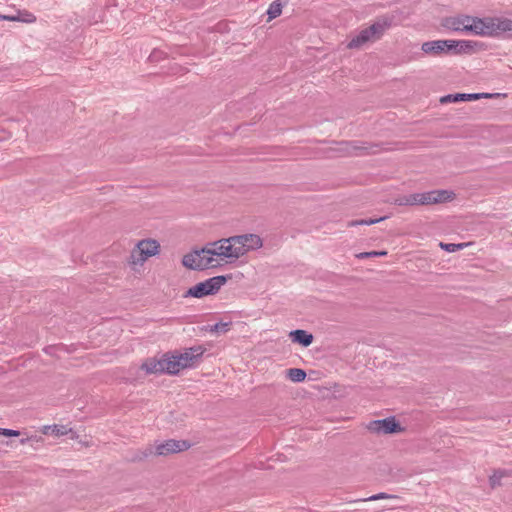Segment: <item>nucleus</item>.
Listing matches in <instances>:
<instances>
[{
    "instance_id": "f257e3e1",
    "label": "nucleus",
    "mask_w": 512,
    "mask_h": 512,
    "mask_svg": "<svg viewBox=\"0 0 512 512\" xmlns=\"http://www.w3.org/2000/svg\"><path fill=\"white\" fill-rule=\"evenodd\" d=\"M263 240L258 234L246 233L207 243L182 258V265L190 270L220 268L237 263L248 253L259 250Z\"/></svg>"
},
{
    "instance_id": "f03ea898",
    "label": "nucleus",
    "mask_w": 512,
    "mask_h": 512,
    "mask_svg": "<svg viewBox=\"0 0 512 512\" xmlns=\"http://www.w3.org/2000/svg\"><path fill=\"white\" fill-rule=\"evenodd\" d=\"M161 253V245L157 239L143 238L137 240L129 252L127 265L133 272H140L146 262L159 256Z\"/></svg>"
},
{
    "instance_id": "7ed1b4c3",
    "label": "nucleus",
    "mask_w": 512,
    "mask_h": 512,
    "mask_svg": "<svg viewBox=\"0 0 512 512\" xmlns=\"http://www.w3.org/2000/svg\"><path fill=\"white\" fill-rule=\"evenodd\" d=\"M455 194L449 190H432L421 193H414L404 198L401 205H430L444 203L454 199Z\"/></svg>"
},
{
    "instance_id": "20e7f679",
    "label": "nucleus",
    "mask_w": 512,
    "mask_h": 512,
    "mask_svg": "<svg viewBox=\"0 0 512 512\" xmlns=\"http://www.w3.org/2000/svg\"><path fill=\"white\" fill-rule=\"evenodd\" d=\"M230 277L226 275H218L208 278L190 287L184 294L188 298H203L215 295L227 283Z\"/></svg>"
},
{
    "instance_id": "39448f33",
    "label": "nucleus",
    "mask_w": 512,
    "mask_h": 512,
    "mask_svg": "<svg viewBox=\"0 0 512 512\" xmlns=\"http://www.w3.org/2000/svg\"><path fill=\"white\" fill-rule=\"evenodd\" d=\"M445 26L453 31L483 36L484 18L462 15L446 19Z\"/></svg>"
},
{
    "instance_id": "423d86ee",
    "label": "nucleus",
    "mask_w": 512,
    "mask_h": 512,
    "mask_svg": "<svg viewBox=\"0 0 512 512\" xmlns=\"http://www.w3.org/2000/svg\"><path fill=\"white\" fill-rule=\"evenodd\" d=\"M390 27V22L387 19H383L375 22L370 27L361 30L355 35L347 44L350 49H358L367 44L379 39L383 33Z\"/></svg>"
},
{
    "instance_id": "0eeeda50",
    "label": "nucleus",
    "mask_w": 512,
    "mask_h": 512,
    "mask_svg": "<svg viewBox=\"0 0 512 512\" xmlns=\"http://www.w3.org/2000/svg\"><path fill=\"white\" fill-rule=\"evenodd\" d=\"M472 47V42L466 40H434L424 42L421 49L425 54L440 55L452 49L466 50Z\"/></svg>"
},
{
    "instance_id": "6e6552de",
    "label": "nucleus",
    "mask_w": 512,
    "mask_h": 512,
    "mask_svg": "<svg viewBox=\"0 0 512 512\" xmlns=\"http://www.w3.org/2000/svg\"><path fill=\"white\" fill-rule=\"evenodd\" d=\"M512 36V20L500 17L484 18L483 36Z\"/></svg>"
},
{
    "instance_id": "1a4fd4ad",
    "label": "nucleus",
    "mask_w": 512,
    "mask_h": 512,
    "mask_svg": "<svg viewBox=\"0 0 512 512\" xmlns=\"http://www.w3.org/2000/svg\"><path fill=\"white\" fill-rule=\"evenodd\" d=\"M367 429L375 434H392L401 433L404 428L399 424L395 417H387L385 419L370 421Z\"/></svg>"
},
{
    "instance_id": "9d476101",
    "label": "nucleus",
    "mask_w": 512,
    "mask_h": 512,
    "mask_svg": "<svg viewBox=\"0 0 512 512\" xmlns=\"http://www.w3.org/2000/svg\"><path fill=\"white\" fill-rule=\"evenodd\" d=\"M191 447L190 442L186 440L169 439L154 445V453L157 456H168L188 450Z\"/></svg>"
},
{
    "instance_id": "9b49d317",
    "label": "nucleus",
    "mask_w": 512,
    "mask_h": 512,
    "mask_svg": "<svg viewBox=\"0 0 512 512\" xmlns=\"http://www.w3.org/2000/svg\"><path fill=\"white\" fill-rule=\"evenodd\" d=\"M203 352V348L198 346L186 349L184 352L174 355L177 359V362H179L180 369L183 370L192 367L195 361L202 356Z\"/></svg>"
},
{
    "instance_id": "f8f14e48",
    "label": "nucleus",
    "mask_w": 512,
    "mask_h": 512,
    "mask_svg": "<svg viewBox=\"0 0 512 512\" xmlns=\"http://www.w3.org/2000/svg\"><path fill=\"white\" fill-rule=\"evenodd\" d=\"M162 365H163V373L167 374H178L181 369L179 367V362L174 354H165L162 356Z\"/></svg>"
},
{
    "instance_id": "ddd939ff",
    "label": "nucleus",
    "mask_w": 512,
    "mask_h": 512,
    "mask_svg": "<svg viewBox=\"0 0 512 512\" xmlns=\"http://www.w3.org/2000/svg\"><path fill=\"white\" fill-rule=\"evenodd\" d=\"M289 337L295 343H298L304 347H308L313 342V335L305 330L297 329L289 333Z\"/></svg>"
},
{
    "instance_id": "4468645a",
    "label": "nucleus",
    "mask_w": 512,
    "mask_h": 512,
    "mask_svg": "<svg viewBox=\"0 0 512 512\" xmlns=\"http://www.w3.org/2000/svg\"><path fill=\"white\" fill-rule=\"evenodd\" d=\"M141 368L149 374L163 373L162 357L160 359H148L142 364Z\"/></svg>"
},
{
    "instance_id": "2eb2a0df",
    "label": "nucleus",
    "mask_w": 512,
    "mask_h": 512,
    "mask_svg": "<svg viewBox=\"0 0 512 512\" xmlns=\"http://www.w3.org/2000/svg\"><path fill=\"white\" fill-rule=\"evenodd\" d=\"M473 93H456V94H448L441 98L442 103L448 102H459V101H473Z\"/></svg>"
},
{
    "instance_id": "dca6fc26",
    "label": "nucleus",
    "mask_w": 512,
    "mask_h": 512,
    "mask_svg": "<svg viewBox=\"0 0 512 512\" xmlns=\"http://www.w3.org/2000/svg\"><path fill=\"white\" fill-rule=\"evenodd\" d=\"M13 18H10L11 19V22H22V23H34L36 22V16L27 11V10H22V11H18L16 14L12 15Z\"/></svg>"
},
{
    "instance_id": "f3484780",
    "label": "nucleus",
    "mask_w": 512,
    "mask_h": 512,
    "mask_svg": "<svg viewBox=\"0 0 512 512\" xmlns=\"http://www.w3.org/2000/svg\"><path fill=\"white\" fill-rule=\"evenodd\" d=\"M289 380L295 383L303 382L306 378V372L300 368H290L286 371Z\"/></svg>"
},
{
    "instance_id": "a211bd4d",
    "label": "nucleus",
    "mask_w": 512,
    "mask_h": 512,
    "mask_svg": "<svg viewBox=\"0 0 512 512\" xmlns=\"http://www.w3.org/2000/svg\"><path fill=\"white\" fill-rule=\"evenodd\" d=\"M282 8L283 5L281 2L273 1L267 9L268 20H272L280 16L282 13Z\"/></svg>"
},
{
    "instance_id": "6ab92c4d",
    "label": "nucleus",
    "mask_w": 512,
    "mask_h": 512,
    "mask_svg": "<svg viewBox=\"0 0 512 512\" xmlns=\"http://www.w3.org/2000/svg\"><path fill=\"white\" fill-rule=\"evenodd\" d=\"M508 473L504 470H498L495 471L490 477H489V484L491 488H496L501 485L502 479L507 477Z\"/></svg>"
},
{
    "instance_id": "aec40b11",
    "label": "nucleus",
    "mask_w": 512,
    "mask_h": 512,
    "mask_svg": "<svg viewBox=\"0 0 512 512\" xmlns=\"http://www.w3.org/2000/svg\"><path fill=\"white\" fill-rule=\"evenodd\" d=\"M468 244L467 243H440V247L447 251V252H456V251H459V250H462L464 249Z\"/></svg>"
},
{
    "instance_id": "412c9836",
    "label": "nucleus",
    "mask_w": 512,
    "mask_h": 512,
    "mask_svg": "<svg viewBox=\"0 0 512 512\" xmlns=\"http://www.w3.org/2000/svg\"><path fill=\"white\" fill-rule=\"evenodd\" d=\"M387 219V216H383V217H380V218H375V219H364V220H357V221H351L349 222L348 226H357V225H372V224H376V223H379L383 220Z\"/></svg>"
},
{
    "instance_id": "4be33fe9",
    "label": "nucleus",
    "mask_w": 512,
    "mask_h": 512,
    "mask_svg": "<svg viewBox=\"0 0 512 512\" xmlns=\"http://www.w3.org/2000/svg\"><path fill=\"white\" fill-rule=\"evenodd\" d=\"M393 498H397V496L381 492V493H378V494H374V495H372V496H370L368 498H365L362 501H376V500L393 499Z\"/></svg>"
},
{
    "instance_id": "5701e85b",
    "label": "nucleus",
    "mask_w": 512,
    "mask_h": 512,
    "mask_svg": "<svg viewBox=\"0 0 512 512\" xmlns=\"http://www.w3.org/2000/svg\"><path fill=\"white\" fill-rule=\"evenodd\" d=\"M473 96H475V98H473V101H474V100H479V99L498 98L500 96H505V94H501V93H473Z\"/></svg>"
},
{
    "instance_id": "b1692460",
    "label": "nucleus",
    "mask_w": 512,
    "mask_h": 512,
    "mask_svg": "<svg viewBox=\"0 0 512 512\" xmlns=\"http://www.w3.org/2000/svg\"><path fill=\"white\" fill-rule=\"evenodd\" d=\"M387 254L386 251H372V252H363L357 255V258L364 259L369 257H377V256H385Z\"/></svg>"
},
{
    "instance_id": "393cba45",
    "label": "nucleus",
    "mask_w": 512,
    "mask_h": 512,
    "mask_svg": "<svg viewBox=\"0 0 512 512\" xmlns=\"http://www.w3.org/2000/svg\"><path fill=\"white\" fill-rule=\"evenodd\" d=\"M49 429H51L52 433H54L55 435H64L67 433L63 427H58L57 425L45 427L44 433H47Z\"/></svg>"
},
{
    "instance_id": "a878e982",
    "label": "nucleus",
    "mask_w": 512,
    "mask_h": 512,
    "mask_svg": "<svg viewBox=\"0 0 512 512\" xmlns=\"http://www.w3.org/2000/svg\"><path fill=\"white\" fill-rule=\"evenodd\" d=\"M2 431H3V436H6V437H16V436H19V434H20L19 431L13 430V429L4 428V429H2Z\"/></svg>"
},
{
    "instance_id": "bb28decb",
    "label": "nucleus",
    "mask_w": 512,
    "mask_h": 512,
    "mask_svg": "<svg viewBox=\"0 0 512 512\" xmlns=\"http://www.w3.org/2000/svg\"><path fill=\"white\" fill-rule=\"evenodd\" d=\"M10 18H13L12 15H2V14H0V20L11 21Z\"/></svg>"
},
{
    "instance_id": "cd10ccee",
    "label": "nucleus",
    "mask_w": 512,
    "mask_h": 512,
    "mask_svg": "<svg viewBox=\"0 0 512 512\" xmlns=\"http://www.w3.org/2000/svg\"><path fill=\"white\" fill-rule=\"evenodd\" d=\"M220 327L225 328V327H227V324L217 323V324H215L213 330H218V329H220Z\"/></svg>"
},
{
    "instance_id": "c85d7f7f",
    "label": "nucleus",
    "mask_w": 512,
    "mask_h": 512,
    "mask_svg": "<svg viewBox=\"0 0 512 512\" xmlns=\"http://www.w3.org/2000/svg\"><path fill=\"white\" fill-rule=\"evenodd\" d=\"M28 440H29V438L21 439V440H20V442H21V444H25V443H27V442H28Z\"/></svg>"
},
{
    "instance_id": "c756f323",
    "label": "nucleus",
    "mask_w": 512,
    "mask_h": 512,
    "mask_svg": "<svg viewBox=\"0 0 512 512\" xmlns=\"http://www.w3.org/2000/svg\"><path fill=\"white\" fill-rule=\"evenodd\" d=\"M3 428H0V435H3V431H2Z\"/></svg>"
}]
</instances>
